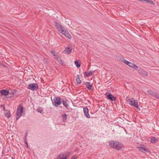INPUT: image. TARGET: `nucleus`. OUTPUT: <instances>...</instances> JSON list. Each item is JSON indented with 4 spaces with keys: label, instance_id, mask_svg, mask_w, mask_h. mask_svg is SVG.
Masks as SVG:
<instances>
[{
    "label": "nucleus",
    "instance_id": "nucleus-22",
    "mask_svg": "<svg viewBox=\"0 0 159 159\" xmlns=\"http://www.w3.org/2000/svg\"><path fill=\"white\" fill-rule=\"evenodd\" d=\"M56 60L61 64H63V61L62 60H61V58L57 57H56Z\"/></svg>",
    "mask_w": 159,
    "mask_h": 159
},
{
    "label": "nucleus",
    "instance_id": "nucleus-17",
    "mask_svg": "<svg viewBox=\"0 0 159 159\" xmlns=\"http://www.w3.org/2000/svg\"><path fill=\"white\" fill-rule=\"evenodd\" d=\"M150 143H156L158 141V139L154 137H150Z\"/></svg>",
    "mask_w": 159,
    "mask_h": 159
},
{
    "label": "nucleus",
    "instance_id": "nucleus-6",
    "mask_svg": "<svg viewBox=\"0 0 159 159\" xmlns=\"http://www.w3.org/2000/svg\"><path fill=\"white\" fill-rule=\"evenodd\" d=\"M38 85L36 83H31L29 84L28 86V88L32 90H36L38 89Z\"/></svg>",
    "mask_w": 159,
    "mask_h": 159
},
{
    "label": "nucleus",
    "instance_id": "nucleus-1",
    "mask_svg": "<svg viewBox=\"0 0 159 159\" xmlns=\"http://www.w3.org/2000/svg\"><path fill=\"white\" fill-rule=\"evenodd\" d=\"M54 25L56 27L58 30L62 34L65 36L69 39H71V37L68 33V31L66 30L62 25L59 24L56 21L54 22Z\"/></svg>",
    "mask_w": 159,
    "mask_h": 159
},
{
    "label": "nucleus",
    "instance_id": "nucleus-32",
    "mask_svg": "<svg viewBox=\"0 0 159 159\" xmlns=\"http://www.w3.org/2000/svg\"><path fill=\"white\" fill-rule=\"evenodd\" d=\"M70 159H77V157L75 156H74L72 157Z\"/></svg>",
    "mask_w": 159,
    "mask_h": 159
},
{
    "label": "nucleus",
    "instance_id": "nucleus-31",
    "mask_svg": "<svg viewBox=\"0 0 159 159\" xmlns=\"http://www.w3.org/2000/svg\"><path fill=\"white\" fill-rule=\"evenodd\" d=\"M51 52L52 54V55L54 56H56V55H55V52L54 51H52Z\"/></svg>",
    "mask_w": 159,
    "mask_h": 159
},
{
    "label": "nucleus",
    "instance_id": "nucleus-13",
    "mask_svg": "<svg viewBox=\"0 0 159 159\" xmlns=\"http://www.w3.org/2000/svg\"><path fill=\"white\" fill-rule=\"evenodd\" d=\"M0 93L2 95L7 96L9 93V91L5 89H2L0 91Z\"/></svg>",
    "mask_w": 159,
    "mask_h": 159
},
{
    "label": "nucleus",
    "instance_id": "nucleus-27",
    "mask_svg": "<svg viewBox=\"0 0 159 159\" xmlns=\"http://www.w3.org/2000/svg\"><path fill=\"white\" fill-rule=\"evenodd\" d=\"M1 107H2L3 108V110L4 111H7V110H6V109H5V106H4V105H1Z\"/></svg>",
    "mask_w": 159,
    "mask_h": 159
},
{
    "label": "nucleus",
    "instance_id": "nucleus-19",
    "mask_svg": "<svg viewBox=\"0 0 159 159\" xmlns=\"http://www.w3.org/2000/svg\"><path fill=\"white\" fill-rule=\"evenodd\" d=\"M62 117V121L64 122H66L67 120V115L66 114H64L63 115H61Z\"/></svg>",
    "mask_w": 159,
    "mask_h": 159
},
{
    "label": "nucleus",
    "instance_id": "nucleus-34",
    "mask_svg": "<svg viewBox=\"0 0 159 159\" xmlns=\"http://www.w3.org/2000/svg\"><path fill=\"white\" fill-rule=\"evenodd\" d=\"M12 159H14V158H13V157H12Z\"/></svg>",
    "mask_w": 159,
    "mask_h": 159
},
{
    "label": "nucleus",
    "instance_id": "nucleus-8",
    "mask_svg": "<svg viewBox=\"0 0 159 159\" xmlns=\"http://www.w3.org/2000/svg\"><path fill=\"white\" fill-rule=\"evenodd\" d=\"M139 73L141 75H142L143 76L147 77L148 75V73L146 71L142 70L140 69L137 70Z\"/></svg>",
    "mask_w": 159,
    "mask_h": 159
},
{
    "label": "nucleus",
    "instance_id": "nucleus-2",
    "mask_svg": "<svg viewBox=\"0 0 159 159\" xmlns=\"http://www.w3.org/2000/svg\"><path fill=\"white\" fill-rule=\"evenodd\" d=\"M111 147L117 150H120L124 147V146L121 143L118 141H111L109 143Z\"/></svg>",
    "mask_w": 159,
    "mask_h": 159
},
{
    "label": "nucleus",
    "instance_id": "nucleus-25",
    "mask_svg": "<svg viewBox=\"0 0 159 159\" xmlns=\"http://www.w3.org/2000/svg\"><path fill=\"white\" fill-rule=\"evenodd\" d=\"M148 93L150 95L153 96L155 92H152L151 90H148Z\"/></svg>",
    "mask_w": 159,
    "mask_h": 159
},
{
    "label": "nucleus",
    "instance_id": "nucleus-11",
    "mask_svg": "<svg viewBox=\"0 0 159 159\" xmlns=\"http://www.w3.org/2000/svg\"><path fill=\"white\" fill-rule=\"evenodd\" d=\"M107 97V99L111 101H114L116 99V98L111 94H108Z\"/></svg>",
    "mask_w": 159,
    "mask_h": 159
},
{
    "label": "nucleus",
    "instance_id": "nucleus-4",
    "mask_svg": "<svg viewBox=\"0 0 159 159\" xmlns=\"http://www.w3.org/2000/svg\"><path fill=\"white\" fill-rule=\"evenodd\" d=\"M61 98L59 97H55L52 101L53 105L55 107H58L61 104Z\"/></svg>",
    "mask_w": 159,
    "mask_h": 159
},
{
    "label": "nucleus",
    "instance_id": "nucleus-23",
    "mask_svg": "<svg viewBox=\"0 0 159 159\" xmlns=\"http://www.w3.org/2000/svg\"><path fill=\"white\" fill-rule=\"evenodd\" d=\"M75 64L77 68H79L80 67V64L77 61H75Z\"/></svg>",
    "mask_w": 159,
    "mask_h": 159
},
{
    "label": "nucleus",
    "instance_id": "nucleus-5",
    "mask_svg": "<svg viewBox=\"0 0 159 159\" xmlns=\"http://www.w3.org/2000/svg\"><path fill=\"white\" fill-rule=\"evenodd\" d=\"M123 61L126 65H127L130 67L134 69H137L138 68V66L135 64H133L130 62L128 61L125 60H124Z\"/></svg>",
    "mask_w": 159,
    "mask_h": 159
},
{
    "label": "nucleus",
    "instance_id": "nucleus-12",
    "mask_svg": "<svg viewBox=\"0 0 159 159\" xmlns=\"http://www.w3.org/2000/svg\"><path fill=\"white\" fill-rule=\"evenodd\" d=\"M67 156L63 153H61L58 155L57 159H67Z\"/></svg>",
    "mask_w": 159,
    "mask_h": 159
},
{
    "label": "nucleus",
    "instance_id": "nucleus-15",
    "mask_svg": "<svg viewBox=\"0 0 159 159\" xmlns=\"http://www.w3.org/2000/svg\"><path fill=\"white\" fill-rule=\"evenodd\" d=\"M67 102V100H62L61 101V102H62L63 106L66 108H67L69 106V105Z\"/></svg>",
    "mask_w": 159,
    "mask_h": 159
},
{
    "label": "nucleus",
    "instance_id": "nucleus-3",
    "mask_svg": "<svg viewBox=\"0 0 159 159\" xmlns=\"http://www.w3.org/2000/svg\"><path fill=\"white\" fill-rule=\"evenodd\" d=\"M24 108L21 104H20L17 108L16 113V119L17 120L21 116Z\"/></svg>",
    "mask_w": 159,
    "mask_h": 159
},
{
    "label": "nucleus",
    "instance_id": "nucleus-7",
    "mask_svg": "<svg viewBox=\"0 0 159 159\" xmlns=\"http://www.w3.org/2000/svg\"><path fill=\"white\" fill-rule=\"evenodd\" d=\"M129 103L131 105L136 107L138 110H139L140 108L137 101L132 98L131 100L129 101Z\"/></svg>",
    "mask_w": 159,
    "mask_h": 159
},
{
    "label": "nucleus",
    "instance_id": "nucleus-30",
    "mask_svg": "<svg viewBox=\"0 0 159 159\" xmlns=\"http://www.w3.org/2000/svg\"><path fill=\"white\" fill-rule=\"evenodd\" d=\"M27 136V134L26 133L25 136V137L24 139V141H26V137Z\"/></svg>",
    "mask_w": 159,
    "mask_h": 159
},
{
    "label": "nucleus",
    "instance_id": "nucleus-14",
    "mask_svg": "<svg viewBox=\"0 0 159 159\" xmlns=\"http://www.w3.org/2000/svg\"><path fill=\"white\" fill-rule=\"evenodd\" d=\"M72 48H70L69 46L66 48L65 50H64V52L65 53H67L70 54L72 51Z\"/></svg>",
    "mask_w": 159,
    "mask_h": 159
},
{
    "label": "nucleus",
    "instance_id": "nucleus-21",
    "mask_svg": "<svg viewBox=\"0 0 159 159\" xmlns=\"http://www.w3.org/2000/svg\"><path fill=\"white\" fill-rule=\"evenodd\" d=\"M7 113H6L5 115L6 117L8 118H10L11 116L10 112V111H7Z\"/></svg>",
    "mask_w": 159,
    "mask_h": 159
},
{
    "label": "nucleus",
    "instance_id": "nucleus-29",
    "mask_svg": "<svg viewBox=\"0 0 159 159\" xmlns=\"http://www.w3.org/2000/svg\"><path fill=\"white\" fill-rule=\"evenodd\" d=\"M24 142L25 144V146L27 147V148H28V145L27 142L26 141V140L24 141Z\"/></svg>",
    "mask_w": 159,
    "mask_h": 159
},
{
    "label": "nucleus",
    "instance_id": "nucleus-16",
    "mask_svg": "<svg viewBox=\"0 0 159 159\" xmlns=\"http://www.w3.org/2000/svg\"><path fill=\"white\" fill-rule=\"evenodd\" d=\"M84 76L86 77H89L93 75V72L89 71L88 72H85L84 73Z\"/></svg>",
    "mask_w": 159,
    "mask_h": 159
},
{
    "label": "nucleus",
    "instance_id": "nucleus-18",
    "mask_svg": "<svg viewBox=\"0 0 159 159\" xmlns=\"http://www.w3.org/2000/svg\"><path fill=\"white\" fill-rule=\"evenodd\" d=\"M86 87L89 90H90L92 89V85L89 82H87L85 83Z\"/></svg>",
    "mask_w": 159,
    "mask_h": 159
},
{
    "label": "nucleus",
    "instance_id": "nucleus-20",
    "mask_svg": "<svg viewBox=\"0 0 159 159\" xmlns=\"http://www.w3.org/2000/svg\"><path fill=\"white\" fill-rule=\"evenodd\" d=\"M76 81L77 83V84H80L81 83V80H80V78L79 77V75H76Z\"/></svg>",
    "mask_w": 159,
    "mask_h": 159
},
{
    "label": "nucleus",
    "instance_id": "nucleus-24",
    "mask_svg": "<svg viewBox=\"0 0 159 159\" xmlns=\"http://www.w3.org/2000/svg\"><path fill=\"white\" fill-rule=\"evenodd\" d=\"M153 96L157 99H159V93H157L155 92Z\"/></svg>",
    "mask_w": 159,
    "mask_h": 159
},
{
    "label": "nucleus",
    "instance_id": "nucleus-26",
    "mask_svg": "<svg viewBox=\"0 0 159 159\" xmlns=\"http://www.w3.org/2000/svg\"><path fill=\"white\" fill-rule=\"evenodd\" d=\"M37 111L41 113L43 111V109L41 107H39L37 109Z\"/></svg>",
    "mask_w": 159,
    "mask_h": 159
},
{
    "label": "nucleus",
    "instance_id": "nucleus-28",
    "mask_svg": "<svg viewBox=\"0 0 159 159\" xmlns=\"http://www.w3.org/2000/svg\"><path fill=\"white\" fill-rule=\"evenodd\" d=\"M149 3H150L151 5H154L155 4V3L151 0H149Z\"/></svg>",
    "mask_w": 159,
    "mask_h": 159
},
{
    "label": "nucleus",
    "instance_id": "nucleus-9",
    "mask_svg": "<svg viewBox=\"0 0 159 159\" xmlns=\"http://www.w3.org/2000/svg\"><path fill=\"white\" fill-rule=\"evenodd\" d=\"M137 148L140 152H142L144 153L149 152V150L148 149L143 147H138Z\"/></svg>",
    "mask_w": 159,
    "mask_h": 159
},
{
    "label": "nucleus",
    "instance_id": "nucleus-10",
    "mask_svg": "<svg viewBox=\"0 0 159 159\" xmlns=\"http://www.w3.org/2000/svg\"><path fill=\"white\" fill-rule=\"evenodd\" d=\"M83 111L85 116L87 118H89L90 116L88 113L89 110L88 108L87 107H84Z\"/></svg>",
    "mask_w": 159,
    "mask_h": 159
},
{
    "label": "nucleus",
    "instance_id": "nucleus-33",
    "mask_svg": "<svg viewBox=\"0 0 159 159\" xmlns=\"http://www.w3.org/2000/svg\"><path fill=\"white\" fill-rule=\"evenodd\" d=\"M142 1H144L146 2H149L150 0H141Z\"/></svg>",
    "mask_w": 159,
    "mask_h": 159
}]
</instances>
